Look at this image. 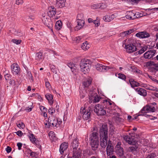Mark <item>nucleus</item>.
<instances>
[{"mask_svg": "<svg viewBox=\"0 0 158 158\" xmlns=\"http://www.w3.org/2000/svg\"><path fill=\"white\" fill-rule=\"evenodd\" d=\"M123 46L125 45L124 48L128 53H132L137 50V48L140 47L141 43L138 41L129 38L124 40L123 42Z\"/></svg>", "mask_w": 158, "mask_h": 158, "instance_id": "f257e3e1", "label": "nucleus"}, {"mask_svg": "<svg viewBox=\"0 0 158 158\" xmlns=\"http://www.w3.org/2000/svg\"><path fill=\"white\" fill-rule=\"evenodd\" d=\"M100 144L101 146L105 148L107 145L108 141V128L107 126H102V129L100 130Z\"/></svg>", "mask_w": 158, "mask_h": 158, "instance_id": "f03ea898", "label": "nucleus"}, {"mask_svg": "<svg viewBox=\"0 0 158 158\" xmlns=\"http://www.w3.org/2000/svg\"><path fill=\"white\" fill-rule=\"evenodd\" d=\"M91 62L89 60L84 59L81 60L79 65L80 70L84 74L89 72L91 67Z\"/></svg>", "mask_w": 158, "mask_h": 158, "instance_id": "7ed1b4c3", "label": "nucleus"}, {"mask_svg": "<svg viewBox=\"0 0 158 158\" xmlns=\"http://www.w3.org/2000/svg\"><path fill=\"white\" fill-rule=\"evenodd\" d=\"M89 140L91 148L93 150H96L98 148L99 144L98 134L96 132H94L89 135Z\"/></svg>", "mask_w": 158, "mask_h": 158, "instance_id": "20e7f679", "label": "nucleus"}, {"mask_svg": "<svg viewBox=\"0 0 158 158\" xmlns=\"http://www.w3.org/2000/svg\"><path fill=\"white\" fill-rule=\"evenodd\" d=\"M50 17L47 13H44L42 14L41 19L44 24L52 30V23Z\"/></svg>", "mask_w": 158, "mask_h": 158, "instance_id": "39448f33", "label": "nucleus"}, {"mask_svg": "<svg viewBox=\"0 0 158 158\" xmlns=\"http://www.w3.org/2000/svg\"><path fill=\"white\" fill-rule=\"evenodd\" d=\"M83 15L79 14L77 16V25L75 27V29L77 30L81 28L84 25V21L83 19Z\"/></svg>", "mask_w": 158, "mask_h": 158, "instance_id": "423d86ee", "label": "nucleus"}, {"mask_svg": "<svg viewBox=\"0 0 158 158\" xmlns=\"http://www.w3.org/2000/svg\"><path fill=\"white\" fill-rule=\"evenodd\" d=\"M156 105V103L154 102L144 107L141 110L142 113H144L150 112H154L156 110V109L153 106Z\"/></svg>", "mask_w": 158, "mask_h": 158, "instance_id": "0eeeda50", "label": "nucleus"}, {"mask_svg": "<svg viewBox=\"0 0 158 158\" xmlns=\"http://www.w3.org/2000/svg\"><path fill=\"white\" fill-rule=\"evenodd\" d=\"M80 113L82 115V117L85 120H87L89 118L91 113L90 108L89 107L87 110L85 108L81 107Z\"/></svg>", "mask_w": 158, "mask_h": 158, "instance_id": "6e6552de", "label": "nucleus"}, {"mask_svg": "<svg viewBox=\"0 0 158 158\" xmlns=\"http://www.w3.org/2000/svg\"><path fill=\"white\" fill-rule=\"evenodd\" d=\"M50 124H51L53 127H59L62 121H58V120L53 116H51L49 117L48 119Z\"/></svg>", "mask_w": 158, "mask_h": 158, "instance_id": "1a4fd4ad", "label": "nucleus"}, {"mask_svg": "<svg viewBox=\"0 0 158 158\" xmlns=\"http://www.w3.org/2000/svg\"><path fill=\"white\" fill-rule=\"evenodd\" d=\"M89 99L91 102L93 101L94 103H96L99 101L101 98L100 96L98 95L94 91H90L89 93Z\"/></svg>", "mask_w": 158, "mask_h": 158, "instance_id": "9d476101", "label": "nucleus"}, {"mask_svg": "<svg viewBox=\"0 0 158 158\" xmlns=\"http://www.w3.org/2000/svg\"><path fill=\"white\" fill-rule=\"evenodd\" d=\"M105 108H102V106L99 104L96 105L94 111L98 115H104L106 114Z\"/></svg>", "mask_w": 158, "mask_h": 158, "instance_id": "9b49d317", "label": "nucleus"}, {"mask_svg": "<svg viewBox=\"0 0 158 158\" xmlns=\"http://www.w3.org/2000/svg\"><path fill=\"white\" fill-rule=\"evenodd\" d=\"M147 65L149 67L150 71H153L155 72L158 71V64L153 61H149L147 62Z\"/></svg>", "mask_w": 158, "mask_h": 158, "instance_id": "f8f14e48", "label": "nucleus"}, {"mask_svg": "<svg viewBox=\"0 0 158 158\" xmlns=\"http://www.w3.org/2000/svg\"><path fill=\"white\" fill-rule=\"evenodd\" d=\"M95 68L97 70L102 72H105L111 69L110 66H105L100 64H97L95 65Z\"/></svg>", "mask_w": 158, "mask_h": 158, "instance_id": "ddd939ff", "label": "nucleus"}, {"mask_svg": "<svg viewBox=\"0 0 158 158\" xmlns=\"http://www.w3.org/2000/svg\"><path fill=\"white\" fill-rule=\"evenodd\" d=\"M121 143L118 142L115 146V152L120 157H123L124 155L123 148L121 147Z\"/></svg>", "mask_w": 158, "mask_h": 158, "instance_id": "4468645a", "label": "nucleus"}, {"mask_svg": "<svg viewBox=\"0 0 158 158\" xmlns=\"http://www.w3.org/2000/svg\"><path fill=\"white\" fill-rule=\"evenodd\" d=\"M11 72L14 75H17L19 73L20 69L16 63H13L11 65Z\"/></svg>", "mask_w": 158, "mask_h": 158, "instance_id": "2eb2a0df", "label": "nucleus"}, {"mask_svg": "<svg viewBox=\"0 0 158 158\" xmlns=\"http://www.w3.org/2000/svg\"><path fill=\"white\" fill-rule=\"evenodd\" d=\"M124 139L129 144H135L136 143V141L134 139V137L131 136L130 135L125 136Z\"/></svg>", "mask_w": 158, "mask_h": 158, "instance_id": "dca6fc26", "label": "nucleus"}, {"mask_svg": "<svg viewBox=\"0 0 158 158\" xmlns=\"http://www.w3.org/2000/svg\"><path fill=\"white\" fill-rule=\"evenodd\" d=\"M156 52V51L154 49L148 51L144 54V57L145 59H150L154 56Z\"/></svg>", "mask_w": 158, "mask_h": 158, "instance_id": "f3484780", "label": "nucleus"}, {"mask_svg": "<svg viewBox=\"0 0 158 158\" xmlns=\"http://www.w3.org/2000/svg\"><path fill=\"white\" fill-rule=\"evenodd\" d=\"M114 152L113 147L111 143V141H108V144L106 148L107 155L108 156H110Z\"/></svg>", "mask_w": 158, "mask_h": 158, "instance_id": "a211bd4d", "label": "nucleus"}, {"mask_svg": "<svg viewBox=\"0 0 158 158\" xmlns=\"http://www.w3.org/2000/svg\"><path fill=\"white\" fill-rule=\"evenodd\" d=\"M126 17L129 20H133L139 18V16H138V15H136L132 11H129L126 16Z\"/></svg>", "mask_w": 158, "mask_h": 158, "instance_id": "6ab92c4d", "label": "nucleus"}, {"mask_svg": "<svg viewBox=\"0 0 158 158\" xmlns=\"http://www.w3.org/2000/svg\"><path fill=\"white\" fill-rule=\"evenodd\" d=\"M56 9L53 6H49L48 8V15L50 17H52L56 14Z\"/></svg>", "mask_w": 158, "mask_h": 158, "instance_id": "aec40b11", "label": "nucleus"}, {"mask_svg": "<svg viewBox=\"0 0 158 158\" xmlns=\"http://www.w3.org/2000/svg\"><path fill=\"white\" fill-rule=\"evenodd\" d=\"M66 0H56V6L59 8H61L65 6Z\"/></svg>", "mask_w": 158, "mask_h": 158, "instance_id": "412c9836", "label": "nucleus"}, {"mask_svg": "<svg viewBox=\"0 0 158 158\" xmlns=\"http://www.w3.org/2000/svg\"><path fill=\"white\" fill-rule=\"evenodd\" d=\"M140 86L142 87L145 88L147 89L151 90L156 91L158 92V88L153 87L152 86L150 85L145 84H142Z\"/></svg>", "mask_w": 158, "mask_h": 158, "instance_id": "4be33fe9", "label": "nucleus"}, {"mask_svg": "<svg viewBox=\"0 0 158 158\" xmlns=\"http://www.w3.org/2000/svg\"><path fill=\"white\" fill-rule=\"evenodd\" d=\"M115 18V15L114 14H112L111 15H105L103 17V19L105 22H109Z\"/></svg>", "mask_w": 158, "mask_h": 158, "instance_id": "5701e85b", "label": "nucleus"}, {"mask_svg": "<svg viewBox=\"0 0 158 158\" xmlns=\"http://www.w3.org/2000/svg\"><path fill=\"white\" fill-rule=\"evenodd\" d=\"M92 79L91 77H88L86 78L83 82V85L85 87H87L91 84Z\"/></svg>", "mask_w": 158, "mask_h": 158, "instance_id": "b1692460", "label": "nucleus"}, {"mask_svg": "<svg viewBox=\"0 0 158 158\" xmlns=\"http://www.w3.org/2000/svg\"><path fill=\"white\" fill-rule=\"evenodd\" d=\"M104 103H106L108 105V108H106L105 109V110L106 114V112L108 114H111L113 113V110L112 109H109L110 105H112V103L111 102L109 101L106 100Z\"/></svg>", "mask_w": 158, "mask_h": 158, "instance_id": "393cba45", "label": "nucleus"}, {"mask_svg": "<svg viewBox=\"0 0 158 158\" xmlns=\"http://www.w3.org/2000/svg\"><path fill=\"white\" fill-rule=\"evenodd\" d=\"M136 91L138 94L143 96H146L147 95V92L143 89L137 88L136 89Z\"/></svg>", "mask_w": 158, "mask_h": 158, "instance_id": "a878e982", "label": "nucleus"}, {"mask_svg": "<svg viewBox=\"0 0 158 158\" xmlns=\"http://www.w3.org/2000/svg\"><path fill=\"white\" fill-rule=\"evenodd\" d=\"M68 147V144L64 142L61 144L60 146V152L61 154L63 153L64 151L67 149Z\"/></svg>", "mask_w": 158, "mask_h": 158, "instance_id": "bb28decb", "label": "nucleus"}, {"mask_svg": "<svg viewBox=\"0 0 158 158\" xmlns=\"http://www.w3.org/2000/svg\"><path fill=\"white\" fill-rule=\"evenodd\" d=\"M48 136L51 141H55L57 140V138L53 131H50L48 134Z\"/></svg>", "mask_w": 158, "mask_h": 158, "instance_id": "cd10ccee", "label": "nucleus"}, {"mask_svg": "<svg viewBox=\"0 0 158 158\" xmlns=\"http://www.w3.org/2000/svg\"><path fill=\"white\" fill-rule=\"evenodd\" d=\"M46 98L48 101V102L51 105H52L53 103V96L50 94H47L45 95Z\"/></svg>", "mask_w": 158, "mask_h": 158, "instance_id": "c85d7f7f", "label": "nucleus"}, {"mask_svg": "<svg viewBox=\"0 0 158 158\" xmlns=\"http://www.w3.org/2000/svg\"><path fill=\"white\" fill-rule=\"evenodd\" d=\"M90 47V45L87 41L83 43L81 46L82 49L84 50H88Z\"/></svg>", "mask_w": 158, "mask_h": 158, "instance_id": "c756f323", "label": "nucleus"}, {"mask_svg": "<svg viewBox=\"0 0 158 158\" xmlns=\"http://www.w3.org/2000/svg\"><path fill=\"white\" fill-rule=\"evenodd\" d=\"M129 82L132 87H137L140 85L139 83L134 81V80L132 79H130Z\"/></svg>", "mask_w": 158, "mask_h": 158, "instance_id": "7c9ffc66", "label": "nucleus"}, {"mask_svg": "<svg viewBox=\"0 0 158 158\" xmlns=\"http://www.w3.org/2000/svg\"><path fill=\"white\" fill-rule=\"evenodd\" d=\"M72 146L74 150L76 149L78 146V140L77 138L74 139L72 144Z\"/></svg>", "mask_w": 158, "mask_h": 158, "instance_id": "2f4dec72", "label": "nucleus"}, {"mask_svg": "<svg viewBox=\"0 0 158 158\" xmlns=\"http://www.w3.org/2000/svg\"><path fill=\"white\" fill-rule=\"evenodd\" d=\"M131 145H133V146H131V147H130L129 148V151L131 152H133L135 151L138 148V145L137 143V142L136 141V143L135 144H131Z\"/></svg>", "mask_w": 158, "mask_h": 158, "instance_id": "473e14b6", "label": "nucleus"}, {"mask_svg": "<svg viewBox=\"0 0 158 158\" xmlns=\"http://www.w3.org/2000/svg\"><path fill=\"white\" fill-rule=\"evenodd\" d=\"M62 26V24L61 21L58 20L56 22L55 27L57 29L60 30Z\"/></svg>", "mask_w": 158, "mask_h": 158, "instance_id": "72a5a7b5", "label": "nucleus"}, {"mask_svg": "<svg viewBox=\"0 0 158 158\" xmlns=\"http://www.w3.org/2000/svg\"><path fill=\"white\" fill-rule=\"evenodd\" d=\"M135 30L134 29L124 31L122 33V34L123 36H126L134 32Z\"/></svg>", "mask_w": 158, "mask_h": 158, "instance_id": "f704fd0d", "label": "nucleus"}, {"mask_svg": "<svg viewBox=\"0 0 158 158\" xmlns=\"http://www.w3.org/2000/svg\"><path fill=\"white\" fill-rule=\"evenodd\" d=\"M29 138L30 141L33 143H36V139L35 135L33 134H30L28 136Z\"/></svg>", "mask_w": 158, "mask_h": 158, "instance_id": "c9c22d12", "label": "nucleus"}, {"mask_svg": "<svg viewBox=\"0 0 158 158\" xmlns=\"http://www.w3.org/2000/svg\"><path fill=\"white\" fill-rule=\"evenodd\" d=\"M147 47L146 46H144L138 52V54H142L147 50ZM135 55H137V52L135 53Z\"/></svg>", "mask_w": 158, "mask_h": 158, "instance_id": "e433bc0d", "label": "nucleus"}, {"mask_svg": "<svg viewBox=\"0 0 158 158\" xmlns=\"http://www.w3.org/2000/svg\"><path fill=\"white\" fill-rule=\"evenodd\" d=\"M93 23L95 25V27H98L100 24V19L98 17H97L96 19L94 21Z\"/></svg>", "mask_w": 158, "mask_h": 158, "instance_id": "4c0bfd02", "label": "nucleus"}, {"mask_svg": "<svg viewBox=\"0 0 158 158\" xmlns=\"http://www.w3.org/2000/svg\"><path fill=\"white\" fill-rule=\"evenodd\" d=\"M42 53L41 52L37 53L36 54V59L40 60L42 59Z\"/></svg>", "mask_w": 158, "mask_h": 158, "instance_id": "58836bf2", "label": "nucleus"}, {"mask_svg": "<svg viewBox=\"0 0 158 158\" xmlns=\"http://www.w3.org/2000/svg\"><path fill=\"white\" fill-rule=\"evenodd\" d=\"M17 126L20 129H23L25 127L24 124L22 122H20L18 123H17Z\"/></svg>", "mask_w": 158, "mask_h": 158, "instance_id": "ea45409f", "label": "nucleus"}, {"mask_svg": "<svg viewBox=\"0 0 158 158\" xmlns=\"http://www.w3.org/2000/svg\"><path fill=\"white\" fill-rule=\"evenodd\" d=\"M136 35L137 37H139L140 38H143V31L141 32L137 33L136 34Z\"/></svg>", "mask_w": 158, "mask_h": 158, "instance_id": "a19ab883", "label": "nucleus"}, {"mask_svg": "<svg viewBox=\"0 0 158 158\" xmlns=\"http://www.w3.org/2000/svg\"><path fill=\"white\" fill-rule=\"evenodd\" d=\"M11 41L13 43L16 44H19L21 43V40H16L14 39L11 40Z\"/></svg>", "mask_w": 158, "mask_h": 158, "instance_id": "79ce46f5", "label": "nucleus"}, {"mask_svg": "<svg viewBox=\"0 0 158 158\" xmlns=\"http://www.w3.org/2000/svg\"><path fill=\"white\" fill-rule=\"evenodd\" d=\"M100 3H97L93 5L91 7L93 9H98L100 8Z\"/></svg>", "mask_w": 158, "mask_h": 158, "instance_id": "37998d69", "label": "nucleus"}, {"mask_svg": "<svg viewBox=\"0 0 158 158\" xmlns=\"http://www.w3.org/2000/svg\"><path fill=\"white\" fill-rule=\"evenodd\" d=\"M14 34L16 35H18L20 36L22 35V34L21 31L19 30H15L14 32Z\"/></svg>", "mask_w": 158, "mask_h": 158, "instance_id": "c03bdc74", "label": "nucleus"}, {"mask_svg": "<svg viewBox=\"0 0 158 158\" xmlns=\"http://www.w3.org/2000/svg\"><path fill=\"white\" fill-rule=\"evenodd\" d=\"M107 5L105 3H103L102 4L100 3V9H104L106 8L107 7Z\"/></svg>", "mask_w": 158, "mask_h": 158, "instance_id": "a18cd8bd", "label": "nucleus"}, {"mask_svg": "<svg viewBox=\"0 0 158 158\" xmlns=\"http://www.w3.org/2000/svg\"><path fill=\"white\" fill-rule=\"evenodd\" d=\"M118 77L123 80H124L126 78L125 75L121 73H119L118 74Z\"/></svg>", "mask_w": 158, "mask_h": 158, "instance_id": "49530a36", "label": "nucleus"}, {"mask_svg": "<svg viewBox=\"0 0 158 158\" xmlns=\"http://www.w3.org/2000/svg\"><path fill=\"white\" fill-rule=\"evenodd\" d=\"M48 112L49 114H52L55 112V110L52 107H51L49 109Z\"/></svg>", "mask_w": 158, "mask_h": 158, "instance_id": "de8ad7c7", "label": "nucleus"}, {"mask_svg": "<svg viewBox=\"0 0 158 158\" xmlns=\"http://www.w3.org/2000/svg\"><path fill=\"white\" fill-rule=\"evenodd\" d=\"M115 120L117 123L121 122L123 121V119L119 117H116Z\"/></svg>", "mask_w": 158, "mask_h": 158, "instance_id": "09e8293b", "label": "nucleus"}, {"mask_svg": "<svg viewBox=\"0 0 158 158\" xmlns=\"http://www.w3.org/2000/svg\"><path fill=\"white\" fill-rule=\"evenodd\" d=\"M23 2V0H16L15 3L18 5H19L22 4Z\"/></svg>", "mask_w": 158, "mask_h": 158, "instance_id": "8fccbe9b", "label": "nucleus"}, {"mask_svg": "<svg viewBox=\"0 0 158 158\" xmlns=\"http://www.w3.org/2000/svg\"><path fill=\"white\" fill-rule=\"evenodd\" d=\"M143 35H144L143 38H148L150 36L149 34L146 32L143 31Z\"/></svg>", "mask_w": 158, "mask_h": 158, "instance_id": "3c124183", "label": "nucleus"}, {"mask_svg": "<svg viewBox=\"0 0 158 158\" xmlns=\"http://www.w3.org/2000/svg\"><path fill=\"white\" fill-rule=\"evenodd\" d=\"M155 155L153 153H152L148 155L146 158H155Z\"/></svg>", "mask_w": 158, "mask_h": 158, "instance_id": "603ef678", "label": "nucleus"}, {"mask_svg": "<svg viewBox=\"0 0 158 158\" xmlns=\"http://www.w3.org/2000/svg\"><path fill=\"white\" fill-rule=\"evenodd\" d=\"M15 133L17 135H18L19 136H22L23 134L22 132L20 131H19L15 132Z\"/></svg>", "mask_w": 158, "mask_h": 158, "instance_id": "864d4df0", "label": "nucleus"}, {"mask_svg": "<svg viewBox=\"0 0 158 158\" xmlns=\"http://www.w3.org/2000/svg\"><path fill=\"white\" fill-rule=\"evenodd\" d=\"M9 83L11 85H15V81L14 80L12 79H10Z\"/></svg>", "mask_w": 158, "mask_h": 158, "instance_id": "5fc2aeb1", "label": "nucleus"}, {"mask_svg": "<svg viewBox=\"0 0 158 158\" xmlns=\"http://www.w3.org/2000/svg\"><path fill=\"white\" fill-rule=\"evenodd\" d=\"M40 109L43 112L46 111V108L44 106H41L40 107Z\"/></svg>", "mask_w": 158, "mask_h": 158, "instance_id": "6e6d98bb", "label": "nucleus"}, {"mask_svg": "<svg viewBox=\"0 0 158 158\" xmlns=\"http://www.w3.org/2000/svg\"><path fill=\"white\" fill-rule=\"evenodd\" d=\"M44 125L46 127L49 128L51 125L50 124L49 122H44Z\"/></svg>", "mask_w": 158, "mask_h": 158, "instance_id": "4d7b16f0", "label": "nucleus"}, {"mask_svg": "<svg viewBox=\"0 0 158 158\" xmlns=\"http://www.w3.org/2000/svg\"><path fill=\"white\" fill-rule=\"evenodd\" d=\"M22 144L20 143H17V146L18 147V149L19 150L21 149V148L22 146Z\"/></svg>", "mask_w": 158, "mask_h": 158, "instance_id": "13d9d810", "label": "nucleus"}, {"mask_svg": "<svg viewBox=\"0 0 158 158\" xmlns=\"http://www.w3.org/2000/svg\"><path fill=\"white\" fill-rule=\"evenodd\" d=\"M6 150L7 153H9L11 152V148L10 147L8 146L6 148Z\"/></svg>", "mask_w": 158, "mask_h": 158, "instance_id": "bf43d9fd", "label": "nucleus"}, {"mask_svg": "<svg viewBox=\"0 0 158 158\" xmlns=\"http://www.w3.org/2000/svg\"><path fill=\"white\" fill-rule=\"evenodd\" d=\"M68 65L71 69H73V67H74V64L72 63L69 64Z\"/></svg>", "mask_w": 158, "mask_h": 158, "instance_id": "052dcab7", "label": "nucleus"}, {"mask_svg": "<svg viewBox=\"0 0 158 158\" xmlns=\"http://www.w3.org/2000/svg\"><path fill=\"white\" fill-rule=\"evenodd\" d=\"M81 37H77L76 38V40L77 43L79 42V41L81 40Z\"/></svg>", "mask_w": 158, "mask_h": 158, "instance_id": "680f3d73", "label": "nucleus"}, {"mask_svg": "<svg viewBox=\"0 0 158 158\" xmlns=\"http://www.w3.org/2000/svg\"><path fill=\"white\" fill-rule=\"evenodd\" d=\"M50 84L48 82L45 81V85L47 88H49L50 86Z\"/></svg>", "mask_w": 158, "mask_h": 158, "instance_id": "e2e57ef3", "label": "nucleus"}, {"mask_svg": "<svg viewBox=\"0 0 158 158\" xmlns=\"http://www.w3.org/2000/svg\"><path fill=\"white\" fill-rule=\"evenodd\" d=\"M28 75L29 76L30 79V78H31V80L33 81V77L32 76L31 73H28Z\"/></svg>", "mask_w": 158, "mask_h": 158, "instance_id": "0e129e2a", "label": "nucleus"}, {"mask_svg": "<svg viewBox=\"0 0 158 158\" xmlns=\"http://www.w3.org/2000/svg\"><path fill=\"white\" fill-rule=\"evenodd\" d=\"M149 10H150V11L151 10L152 11H157L158 10V8L149 9Z\"/></svg>", "mask_w": 158, "mask_h": 158, "instance_id": "69168bd1", "label": "nucleus"}, {"mask_svg": "<svg viewBox=\"0 0 158 158\" xmlns=\"http://www.w3.org/2000/svg\"><path fill=\"white\" fill-rule=\"evenodd\" d=\"M94 20L91 18H89L88 19V21L89 23L94 22Z\"/></svg>", "mask_w": 158, "mask_h": 158, "instance_id": "338daca9", "label": "nucleus"}, {"mask_svg": "<svg viewBox=\"0 0 158 158\" xmlns=\"http://www.w3.org/2000/svg\"><path fill=\"white\" fill-rule=\"evenodd\" d=\"M149 78L150 79L153 81H154L155 78L154 77H152V76L148 75Z\"/></svg>", "mask_w": 158, "mask_h": 158, "instance_id": "774afa93", "label": "nucleus"}]
</instances>
